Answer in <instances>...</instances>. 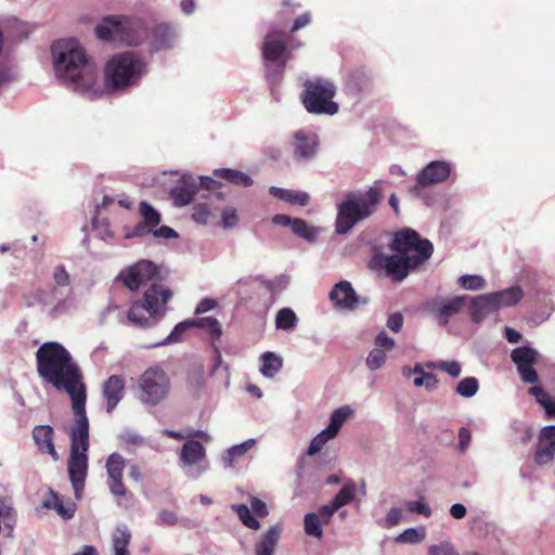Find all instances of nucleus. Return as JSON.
Here are the masks:
<instances>
[{
    "label": "nucleus",
    "instance_id": "nucleus-1",
    "mask_svg": "<svg viewBox=\"0 0 555 555\" xmlns=\"http://www.w3.org/2000/svg\"><path fill=\"white\" fill-rule=\"evenodd\" d=\"M36 364L37 373L46 384L68 395L75 416L87 414V387L82 371L61 343H43L36 351Z\"/></svg>",
    "mask_w": 555,
    "mask_h": 555
},
{
    "label": "nucleus",
    "instance_id": "nucleus-2",
    "mask_svg": "<svg viewBox=\"0 0 555 555\" xmlns=\"http://www.w3.org/2000/svg\"><path fill=\"white\" fill-rule=\"evenodd\" d=\"M52 63L57 80L75 92L96 98L93 87L98 78L95 64L76 38L55 40L51 44Z\"/></svg>",
    "mask_w": 555,
    "mask_h": 555
},
{
    "label": "nucleus",
    "instance_id": "nucleus-3",
    "mask_svg": "<svg viewBox=\"0 0 555 555\" xmlns=\"http://www.w3.org/2000/svg\"><path fill=\"white\" fill-rule=\"evenodd\" d=\"M383 180H375L365 191L354 190L347 192L344 198L336 204L335 233L346 235L358 223L370 218L377 210L383 201Z\"/></svg>",
    "mask_w": 555,
    "mask_h": 555
},
{
    "label": "nucleus",
    "instance_id": "nucleus-4",
    "mask_svg": "<svg viewBox=\"0 0 555 555\" xmlns=\"http://www.w3.org/2000/svg\"><path fill=\"white\" fill-rule=\"evenodd\" d=\"M146 74L147 63L135 52L116 53L104 67L105 89L108 93L127 91L138 86Z\"/></svg>",
    "mask_w": 555,
    "mask_h": 555
},
{
    "label": "nucleus",
    "instance_id": "nucleus-5",
    "mask_svg": "<svg viewBox=\"0 0 555 555\" xmlns=\"http://www.w3.org/2000/svg\"><path fill=\"white\" fill-rule=\"evenodd\" d=\"M70 448L67 461L69 481L80 483L88 475L89 420L87 414L76 415L69 430Z\"/></svg>",
    "mask_w": 555,
    "mask_h": 555
},
{
    "label": "nucleus",
    "instance_id": "nucleus-6",
    "mask_svg": "<svg viewBox=\"0 0 555 555\" xmlns=\"http://www.w3.org/2000/svg\"><path fill=\"white\" fill-rule=\"evenodd\" d=\"M94 31L100 40L120 39L133 47L141 46L145 37L142 20L127 15H106L95 26Z\"/></svg>",
    "mask_w": 555,
    "mask_h": 555
},
{
    "label": "nucleus",
    "instance_id": "nucleus-7",
    "mask_svg": "<svg viewBox=\"0 0 555 555\" xmlns=\"http://www.w3.org/2000/svg\"><path fill=\"white\" fill-rule=\"evenodd\" d=\"M511 360L515 364L519 378L525 384H531L528 393L533 396L539 405L543 408L551 396L542 386L537 385L540 382L539 374L534 369L540 360V352L527 343L516 347L511 351Z\"/></svg>",
    "mask_w": 555,
    "mask_h": 555
},
{
    "label": "nucleus",
    "instance_id": "nucleus-8",
    "mask_svg": "<svg viewBox=\"0 0 555 555\" xmlns=\"http://www.w3.org/2000/svg\"><path fill=\"white\" fill-rule=\"evenodd\" d=\"M170 390V379L158 365L146 369L132 388L134 398L145 408H155L163 402Z\"/></svg>",
    "mask_w": 555,
    "mask_h": 555
},
{
    "label": "nucleus",
    "instance_id": "nucleus-9",
    "mask_svg": "<svg viewBox=\"0 0 555 555\" xmlns=\"http://www.w3.org/2000/svg\"><path fill=\"white\" fill-rule=\"evenodd\" d=\"M336 94L335 85L322 78L307 80L304 83L301 101L306 111L314 115H335L339 105L333 99Z\"/></svg>",
    "mask_w": 555,
    "mask_h": 555
},
{
    "label": "nucleus",
    "instance_id": "nucleus-10",
    "mask_svg": "<svg viewBox=\"0 0 555 555\" xmlns=\"http://www.w3.org/2000/svg\"><path fill=\"white\" fill-rule=\"evenodd\" d=\"M170 288L153 283L143 294L141 301L134 302L128 310L127 318L134 325L145 328L154 324L155 318L162 305H166L171 298Z\"/></svg>",
    "mask_w": 555,
    "mask_h": 555
},
{
    "label": "nucleus",
    "instance_id": "nucleus-11",
    "mask_svg": "<svg viewBox=\"0 0 555 555\" xmlns=\"http://www.w3.org/2000/svg\"><path fill=\"white\" fill-rule=\"evenodd\" d=\"M393 253L405 255L410 262L417 269L423 266L433 255L434 245L412 228H403L397 231L389 244Z\"/></svg>",
    "mask_w": 555,
    "mask_h": 555
},
{
    "label": "nucleus",
    "instance_id": "nucleus-12",
    "mask_svg": "<svg viewBox=\"0 0 555 555\" xmlns=\"http://www.w3.org/2000/svg\"><path fill=\"white\" fill-rule=\"evenodd\" d=\"M369 268L397 283L402 282L410 272L417 269L405 255L399 253L386 255L377 249L373 253Z\"/></svg>",
    "mask_w": 555,
    "mask_h": 555
},
{
    "label": "nucleus",
    "instance_id": "nucleus-13",
    "mask_svg": "<svg viewBox=\"0 0 555 555\" xmlns=\"http://www.w3.org/2000/svg\"><path fill=\"white\" fill-rule=\"evenodd\" d=\"M294 44L292 38L279 28L278 25H270L268 33L263 37L261 54L263 62L288 61L289 51L298 47Z\"/></svg>",
    "mask_w": 555,
    "mask_h": 555
},
{
    "label": "nucleus",
    "instance_id": "nucleus-14",
    "mask_svg": "<svg viewBox=\"0 0 555 555\" xmlns=\"http://www.w3.org/2000/svg\"><path fill=\"white\" fill-rule=\"evenodd\" d=\"M468 296L466 295H455L452 297L444 296H435L428 300H426L422 309L423 311L433 314L438 324L441 326H446L450 319L462 311V309L467 304Z\"/></svg>",
    "mask_w": 555,
    "mask_h": 555
},
{
    "label": "nucleus",
    "instance_id": "nucleus-15",
    "mask_svg": "<svg viewBox=\"0 0 555 555\" xmlns=\"http://www.w3.org/2000/svg\"><path fill=\"white\" fill-rule=\"evenodd\" d=\"M142 26L145 31L142 44L147 43L150 54L169 51L176 48L178 43V33L170 23L162 22L149 28L147 24L142 20Z\"/></svg>",
    "mask_w": 555,
    "mask_h": 555
},
{
    "label": "nucleus",
    "instance_id": "nucleus-16",
    "mask_svg": "<svg viewBox=\"0 0 555 555\" xmlns=\"http://www.w3.org/2000/svg\"><path fill=\"white\" fill-rule=\"evenodd\" d=\"M179 460L182 466L189 467L186 475L193 479H197L208 469L206 449L198 440H186L180 449Z\"/></svg>",
    "mask_w": 555,
    "mask_h": 555
},
{
    "label": "nucleus",
    "instance_id": "nucleus-17",
    "mask_svg": "<svg viewBox=\"0 0 555 555\" xmlns=\"http://www.w3.org/2000/svg\"><path fill=\"white\" fill-rule=\"evenodd\" d=\"M271 220L274 224L289 228L294 235L302 238L309 244H315L322 233V229L320 227L312 225L307 220L299 217L276 214Z\"/></svg>",
    "mask_w": 555,
    "mask_h": 555
},
{
    "label": "nucleus",
    "instance_id": "nucleus-18",
    "mask_svg": "<svg viewBox=\"0 0 555 555\" xmlns=\"http://www.w3.org/2000/svg\"><path fill=\"white\" fill-rule=\"evenodd\" d=\"M346 92L359 100L373 93L374 78L370 69L359 66L348 72L345 79Z\"/></svg>",
    "mask_w": 555,
    "mask_h": 555
},
{
    "label": "nucleus",
    "instance_id": "nucleus-19",
    "mask_svg": "<svg viewBox=\"0 0 555 555\" xmlns=\"http://www.w3.org/2000/svg\"><path fill=\"white\" fill-rule=\"evenodd\" d=\"M293 138L294 158L296 160L309 162L315 157L320 144L317 133L299 129Z\"/></svg>",
    "mask_w": 555,
    "mask_h": 555
},
{
    "label": "nucleus",
    "instance_id": "nucleus-20",
    "mask_svg": "<svg viewBox=\"0 0 555 555\" xmlns=\"http://www.w3.org/2000/svg\"><path fill=\"white\" fill-rule=\"evenodd\" d=\"M452 165L446 160L429 162L416 176L417 186H429L444 182L451 175Z\"/></svg>",
    "mask_w": 555,
    "mask_h": 555
},
{
    "label": "nucleus",
    "instance_id": "nucleus-21",
    "mask_svg": "<svg viewBox=\"0 0 555 555\" xmlns=\"http://www.w3.org/2000/svg\"><path fill=\"white\" fill-rule=\"evenodd\" d=\"M328 298L336 308L344 310H354L360 302V296L347 280L336 283L331 289Z\"/></svg>",
    "mask_w": 555,
    "mask_h": 555
},
{
    "label": "nucleus",
    "instance_id": "nucleus-22",
    "mask_svg": "<svg viewBox=\"0 0 555 555\" xmlns=\"http://www.w3.org/2000/svg\"><path fill=\"white\" fill-rule=\"evenodd\" d=\"M198 193L196 181L190 173H184L178 184L170 189L169 196L175 207H184L190 205Z\"/></svg>",
    "mask_w": 555,
    "mask_h": 555
},
{
    "label": "nucleus",
    "instance_id": "nucleus-23",
    "mask_svg": "<svg viewBox=\"0 0 555 555\" xmlns=\"http://www.w3.org/2000/svg\"><path fill=\"white\" fill-rule=\"evenodd\" d=\"M555 454V425L542 427L538 437L534 462L544 465L553 461Z\"/></svg>",
    "mask_w": 555,
    "mask_h": 555
},
{
    "label": "nucleus",
    "instance_id": "nucleus-24",
    "mask_svg": "<svg viewBox=\"0 0 555 555\" xmlns=\"http://www.w3.org/2000/svg\"><path fill=\"white\" fill-rule=\"evenodd\" d=\"M125 378L121 375H111L102 386V395L105 399V409L112 413L125 395Z\"/></svg>",
    "mask_w": 555,
    "mask_h": 555
},
{
    "label": "nucleus",
    "instance_id": "nucleus-25",
    "mask_svg": "<svg viewBox=\"0 0 555 555\" xmlns=\"http://www.w3.org/2000/svg\"><path fill=\"white\" fill-rule=\"evenodd\" d=\"M33 439L42 454H49L54 461L60 459L54 444V429L50 425H37L33 429Z\"/></svg>",
    "mask_w": 555,
    "mask_h": 555
},
{
    "label": "nucleus",
    "instance_id": "nucleus-26",
    "mask_svg": "<svg viewBox=\"0 0 555 555\" xmlns=\"http://www.w3.org/2000/svg\"><path fill=\"white\" fill-rule=\"evenodd\" d=\"M499 310L490 293L478 295L469 302V314L474 323L480 324L488 315Z\"/></svg>",
    "mask_w": 555,
    "mask_h": 555
},
{
    "label": "nucleus",
    "instance_id": "nucleus-27",
    "mask_svg": "<svg viewBox=\"0 0 555 555\" xmlns=\"http://www.w3.org/2000/svg\"><path fill=\"white\" fill-rule=\"evenodd\" d=\"M259 285L260 279H258V275H248L238 279L231 287V292L236 296L238 305H245L254 298Z\"/></svg>",
    "mask_w": 555,
    "mask_h": 555
},
{
    "label": "nucleus",
    "instance_id": "nucleus-28",
    "mask_svg": "<svg viewBox=\"0 0 555 555\" xmlns=\"http://www.w3.org/2000/svg\"><path fill=\"white\" fill-rule=\"evenodd\" d=\"M282 533L280 524L271 526L255 545L256 555H273Z\"/></svg>",
    "mask_w": 555,
    "mask_h": 555
},
{
    "label": "nucleus",
    "instance_id": "nucleus-29",
    "mask_svg": "<svg viewBox=\"0 0 555 555\" xmlns=\"http://www.w3.org/2000/svg\"><path fill=\"white\" fill-rule=\"evenodd\" d=\"M51 499H46L42 502V507L47 509H54L64 520H69L74 517L77 505L73 501L66 504L62 501L61 496L53 490H50Z\"/></svg>",
    "mask_w": 555,
    "mask_h": 555
},
{
    "label": "nucleus",
    "instance_id": "nucleus-30",
    "mask_svg": "<svg viewBox=\"0 0 555 555\" xmlns=\"http://www.w3.org/2000/svg\"><path fill=\"white\" fill-rule=\"evenodd\" d=\"M498 308L514 307L524 297V291L519 285H512L505 289L490 293Z\"/></svg>",
    "mask_w": 555,
    "mask_h": 555
},
{
    "label": "nucleus",
    "instance_id": "nucleus-31",
    "mask_svg": "<svg viewBox=\"0 0 555 555\" xmlns=\"http://www.w3.org/2000/svg\"><path fill=\"white\" fill-rule=\"evenodd\" d=\"M191 328H201L207 332L211 344L217 343L222 336L220 322L215 317H199L188 319Z\"/></svg>",
    "mask_w": 555,
    "mask_h": 555
},
{
    "label": "nucleus",
    "instance_id": "nucleus-32",
    "mask_svg": "<svg viewBox=\"0 0 555 555\" xmlns=\"http://www.w3.org/2000/svg\"><path fill=\"white\" fill-rule=\"evenodd\" d=\"M214 176L225 180L236 186L249 188L254 184L253 178L238 170L232 168H218L212 171Z\"/></svg>",
    "mask_w": 555,
    "mask_h": 555
},
{
    "label": "nucleus",
    "instance_id": "nucleus-33",
    "mask_svg": "<svg viewBox=\"0 0 555 555\" xmlns=\"http://www.w3.org/2000/svg\"><path fill=\"white\" fill-rule=\"evenodd\" d=\"M331 502L340 509L341 507L360 501L357 499V483L352 479H348L338 492L332 498Z\"/></svg>",
    "mask_w": 555,
    "mask_h": 555
},
{
    "label": "nucleus",
    "instance_id": "nucleus-34",
    "mask_svg": "<svg viewBox=\"0 0 555 555\" xmlns=\"http://www.w3.org/2000/svg\"><path fill=\"white\" fill-rule=\"evenodd\" d=\"M260 361V373L268 378L274 377L283 366V359L273 351L263 352Z\"/></svg>",
    "mask_w": 555,
    "mask_h": 555
},
{
    "label": "nucleus",
    "instance_id": "nucleus-35",
    "mask_svg": "<svg viewBox=\"0 0 555 555\" xmlns=\"http://www.w3.org/2000/svg\"><path fill=\"white\" fill-rule=\"evenodd\" d=\"M298 324L295 311L289 307L281 308L275 314V328L292 332Z\"/></svg>",
    "mask_w": 555,
    "mask_h": 555
},
{
    "label": "nucleus",
    "instance_id": "nucleus-36",
    "mask_svg": "<svg viewBox=\"0 0 555 555\" xmlns=\"http://www.w3.org/2000/svg\"><path fill=\"white\" fill-rule=\"evenodd\" d=\"M258 279H260V285L270 293L272 299L286 289L289 284V276L286 274H281L272 280L266 279L263 275H258Z\"/></svg>",
    "mask_w": 555,
    "mask_h": 555
},
{
    "label": "nucleus",
    "instance_id": "nucleus-37",
    "mask_svg": "<svg viewBox=\"0 0 555 555\" xmlns=\"http://www.w3.org/2000/svg\"><path fill=\"white\" fill-rule=\"evenodd\" d=\"M139 214L141 221L154 229L158 227L162 221L160 212L147 201H141L139 204Z\"/></svg>",
    "mask_w": 555,
    "mask_h": 555
},
{
    "label": "nucleus",
    "instance_id": "nucleus-38",
    "mask_svg": "<svg viewBox=\"0 0 555 555\" xmlns=\"http://www.w3.org/2000/svg\"><path fill=\"white\" fill-rule=\"evenodd\" d=\"M117 533L113 538L114 555H130L128 545L131 533L126 526L117 527Z\"/></svg>",
    "mask_w": 555,
    "mask_h": 555
},
{
    "label": "nucleus",
    "instance_id": "nucleus-39",
    "mask_svg": "<svg viewBox=\"0 0 555 555\" xmlns=\"http://www.w3.org/2000/svg\"><path fill=\"white\" fill-rule=\"evenodd\" d=\"M231 509L238 516L245 527L251 530H258L260 528V521L247 505L241 503L232 504Z\"/></svg>",
    "mask_w": 555,
    "mask_h": 555
},
{
    "label": "nucleus",
    "instance_id": "nucleus-40",
    "mask_svg": "<svg viewBox=\"0 0 555 555\" xmlns=\"http://www.w3.org/2000/svg\"><path fill=\"white\" fill-rule=\"evenodd\" d=\"M351 413L352 410L348 405H344L334 410L330 416L328 425L326 426V428L330 429L335 436H337L340 428L349 418Z\"/></svg>",
    "mask_w": 555,
    "mask_h": 555
},
{
    "label": "nucleus",
    "instance_id": "nucleus-41",
    "mask_svg": "<svg viewBox=\"0 0 555 555\" xmlns=\"http://www.w3.org/2000/svg\"><path fill=\"white\" fill-rule=\"evenodd\" d=\"M322 521L319 515L314 512H309L304 517V529L307 535L313 537L318 540L323 538Z\"/></svg>",
    "mask_w": 555,
    "mask_h": 555
},
{
    "label": "nucleus",
    "instance_id": "nucleus-42",
    "mask_svg": "<svg viewBox=\"0 0 555 555\" xmlns=\"http://www.w3.org/2000/svg\"><path fill=\"white\" fill-rule=\"evenodd\" d=\"M256 444V440L255 439H248L242 443H238V444H234L232 446L231 448H229L227 451H225V454L222 456L223 459V462L228 465V466H232L233 465V462L243 456L248 450H250Z\"/></svg>",
    "mask_w": 555,
    "mask_h": 555
},
{
    "label": "nucleus",
    "instance_id": "nucleus-43",
    "mask_svg": "<svg viewBox=\"0 0 555 555\" xmlns=\"http://www.w3.org/2000/svg\"><path fill=\"white\" fill-rule=\"evenodd\" d=\"M335 437L336 436L330 429H322L310 440L306 454L309 456L318 454L323 449V447Z\"/></svg>",
    "mask_w": 555,
    "mask_h": 555
},
{
    "label": "nucleus",
    "instance_id": "nucleus-44",
    "mask_svg": "<svg viewBox=\"0 0 555 555\" xmlns=\"http://www.w3.org/2000/svg\"><path fill=\"white\" fill-rule=\"evenodd\" d=\"M287 61L264 62L266 79L268 85L281 83Z\"/></svg>",
    "mask_w": 555,
    "mask_h": 555
},
{
    "label": "nucleus",
    "instance_id": "nucleus-45",
    "mask_svg": "<svg viewBox=\"0 0 555 555\" xmlns=\"http://www.w3.org/2000/svg\"><path fill=\"white\" fill-rule=\"evenodd\" d=\"M189 330H191V327L188 319L183 320L173 326V328L171 330L167 337H165L163 340L158 343L153 344L151 347L156 348L178 343L182 339L183 334Z\"/></svg>",
    "mask_w": 555,
    "mask_h": 555
},
{
    "label": "nucleus",
    "instance_id": "nucleus-46",
    "mask_svg": "<svg viewBox=\"0 0 555 555\" xmlns=\"http://www.w3.org/2000/svg\"><path fill=\"white\" fill-rule=\"evenodd\" d=\"M125 459L117 452L112 453L106 460L108 479L122 478Z\"/></svg>",
    "mask_w": 555,
    "mask_h": 555
},
{
    "label": "nucleus",
    "instance_id": "nucleus-47",
    "mask_svg": "<svg viewBox=\"0 0 555 555\" xmlns=\"http://www.w3.org/2000/svg\"><path fill=\"white\" fill-rule=\"evenodd\" d=\"M478 389L479 380L474 376H467L457 383L455 391L463 398H472L477 393Z\"/></svg>",
    "mask_w": 555,
    "mask_h": 555
},
{
    "label": "nucleus",
    "instance_id": "nucleus-48",
    "mask_svg": "<svg viewBox=\"0 0 555 555\" xmlns=\"http://www.w3.org/2000/svg\"><path fill=\"white\" fill-rule=\"evenodd\" d=\"M134 270H138V274L140 275L143 283L149 280L156 279L159 273L158 267L153 261L146 259L134 263Z\"/></svg>",
    "mask_w": 555,
    "mask_h": 555
},
{
    "label": "nucleus",
    "instance_id": "nucleus-49",
    "mask_svg": "<svg viewBox=\"0 0 555 555\" xmlns=\"http://www.w3.org/2000/svg\"><path fill=\"white\" fill-rule=\"evenodd\" d=\"M118 278L124 282V284L132 292L138 291L143 283L140 275L138 274V270H134V264L128 268L125 271H121Z\"/></svg>",
    "mask_w": 555,
    "mask_h": 555
},
{
    "label": "nucleus",
    "instance_id": "nucleus-50",
    "mask_svg": "<svg viewBox=\"0 0 555 555\" xmlns=\"http://www.w3.org/2000/svg\"><path fill=\"white\" fill-rule=\"evenodd\" d=\"M460 287L467 291H479L486 285V280L479 274H463L459 278Z\"/></svg>",
    "mask_w": 555,
    "mask_h": 555
},
{
    "label": "nucleus",
    "instance_id": "nucleus-51",
    "mask_svg": "<svg viewBox=\"0 0 555 555\" xmlns=\"http://www.w3.org/2000/svg\"><path fill=\"white\" fill-rule=\"evenodd\" d=\"M152 231L153 229L149 228V225L141 220L134 225H125L122 229L124 236L127 240L145 237L152 234Z\"/></svg>",
    "mask_w": 555,
    "mask_h": 555
},
{
    "label": "nucleus",
    "instance_id": "nucleus-52",
    "mask_svg": "<svg viewBox=\"0 0 555 555\" xmlns=\"http://www.w3.org/2000/svg\"><path fill=\"white\" fill-rule=\"evenodd\" d=\"M424 537L423 530H418L417 528H408L395 538V542L400 544H414L421 542Z\"/></svg>",
    "mask_w": 555,
    "mask_h": 555
},
{
    "label": "nucleus",
    "instance_id": "nucleus-53",
    "mask_svg": "<svg viewBox=\"0 0 555 555\" xmlns=\"http://www.w3.org/2000/svg\"><path fill=\"white\" fill-rule=\"evenodd\" d=\"M386 362V353L383 349L373 348L366 357L365 364L371 371L380 369Z\"/></svg>",
    "mask_w": 555,
    "mask_h": 555
},
{
    "label": "nucleus",
    "instance_id": "nucleus-54",
    "mask_svg": "<svg viewBox=\"0 0 555 555\" xmlns=\"http://www.w3.org/2000/svg\"><path fill=\"white\" fill-rule=\"evenodd\" d=\"M405 507L410 512L423 515L425 517H429L431 515V508L424 498H421L416 501H406Z\"/></svg>",
    "mask_w": 555,
    "mask_h": 555
},
{
    "label": "nucleus",
    "instance_id": "nucleus-55",
    "mask_svg": "<svg viewBox=\"0 0 555 555\" xmlns=\"http://www.w3.org/2000/svg\"><path fill=\"white\" fill-rule=\"evenodd\" d=\"M238 222L237 211L234 207L227 206L221 211V225L224 229H232Z\"/></svg>",
    "mask_w": 555,
    "mask_h": 555
},
{
    "label": "nucleus",
    "instance_id": "nucleus-56",
    "mask_svg": "<svg viewBox=\"0 0 555 555\" xmlns=\"http://www.w3.org/2000/svg\"><path fill=\"white\" fill-rule=\"evenodd\" d=\"M108 488L111 493L115 496H122L127 501L132 499V494L127 491L122 478L108 479Z\"/></svg>",
    "mask_w": 555,
    "mask_h": 555
},
{
    "label": "nucleus",
    "instance_id": "nucleus-57",
    "mask_svg": "<svg viewBox=\"0 0 555 555\" xmlns=\"http://www.w3.org/2000/svg\"><path fill=\"white\" fill-rule=\"evenodd\" d=\"M210 210L207 204H196L193 208L192 220L198 224L205 225L208 223Z\"/></svg>",
    "mask_w": 555,
    "mask_h": 555
},
{
    "label": "nucleus",
    "instance_id": "nucleus-58",
    "mask_svg": "<svg viewBox=\"0 0 555 555\" xmlns=\"http://www.w3.org/2000/svg\"><path fill=\"white\" fill-rule=\"evenodd\" d=\"M179 517L175 512L162 509L156 517L155 524L160 527H172L178 525Z\"/></svg>",
    "mask_w": 555,
    "mask_h": 555
},
{
    "label": "nucleus",
    "instance_id": "nucleus-59",
    "mask_svg": "<svg viewBox=\"0 0 555 555\" xmlns=\"http://www.w3.org/2000/svg\"><path fill=\"white\" fill-rule=\"evenodd\" d=\"M427 552L428 555H460L449 541H443L440 544L429 545Z\"/></svg>",
    "mask_w": 555,
    "mask_h": 555
},
{
    "label": "nucleus",
    "instance_id": "nucleus-60",
    "mask_svg": "<svg viewBox=\"0 0 555 555\" xmlns=\"http://www.w3.org/2000/svg\"><path fill=\"white\" fill-rule=\"evenodd\" d=\"M437 370H440L442 372H446L451 377L456 378L461 375L462 372V365L459 361L452 360V361H438Z\"/></svg>",
    "mask_w": 555,
    "mask_h": 555
},
{
    "label": "nucleus",
    "instance_id": "nucleus-61",
    "mask_svg": "<svg viewBox=\"0 0 555 555\" xmlns=\"http://www.w3.org/2000/svg\"><path fill=\"white\" fill-rule=\"evenodd\" d=\"M55 294L56 288L54 286L51 289L39 288L35 292V301L41 306L51 305Z\"/></svg>",
    "mask_w": 555,
    "mask_h": 555
},
{
    "label": "nucleus",
    "instance_id": "nucleus-62",
    "mask_svg": "<svg viewBox=\"0 0 555 555\" xmlns=\"http://www.w3.org/2000/svg\"><path fill=\"white\" fill-rule=\"evenodd\" d=\"M152 235L164 240H173L179 237V233L173 228L166 224L155 227L152 231Z\"/></svg>",
    "mask_w": 555,
    "mask_h": 555
},
{
    "label": "nucleus",
    "instance_id": "nucleus-63",
    "mask_svg": "<svg viewBox=\"0 0 555 555\" xmlns=\"http://www.w3.org/2000/svg\"><path fill=\"white\" fill-rule=\"evenodd\" d=\"M119 437L122 441L132 446L139 447L144 444V438L135 430L130 428L124 429Z\"/></svg>",
    "mask_w": 555,
    "mask_h": 555
},
{
    "label": "nucleus",
    "instance_id": "nucleus-64",
    "mask_svg": "<svg viewBox=\"0 0 555 555\" xmlns=\"http://www.w3.org/2000/svg\"><path fill=\"white\" fill-rule=\"evenodd\" d=\"M402 518V509L399 507H391L380 525L385 528L397 526Z\"/></svg>",
    "mask_w": 555,
    "mask_h": 555
}]
</instances>
